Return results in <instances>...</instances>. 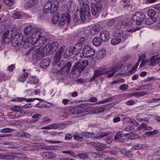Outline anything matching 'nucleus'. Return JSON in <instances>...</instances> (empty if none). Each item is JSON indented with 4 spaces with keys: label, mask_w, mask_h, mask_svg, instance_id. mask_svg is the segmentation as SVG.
<instances>
[{
    "label": "nucleus",
    "mask_w": 160,
    "mask_h": 160,
    "mask_svg": "<svg viewBox=\"0 0 160 160\" xmlns=\"http://www.w3.org/2000/svg\"><path fill=\"white\" fill-rule=\"evenodd\" d=\"M21 43V42H19V41L18 40H17L13 38L12 41V45L13 46L17 47L18 46L19 44Z\"/></svg>",
    "instance_id": "nucleus-46"
},
{
    "label": "nucleus",
    "mask_w": 160,
    "mask_h": 160,
    "mask_svg": "<svg viewBox=\"0 0 160 160\" xmlns=\"http://www.w3.org/2000/svg\"><path fill=\"white\" fill-rule=\"evenodd\" d=\"M42 115L40 114H34L32 116L33 118V121L34 122H36L38 120L40 117H41Z\"/></svg>",
    "instance_id": "nucleus-47"
},
{
    "label": "nucleus",
    "mask_w": 160,
    "mask_h": 160,
    "mask_svg": "<svg viewBox=\"0 0 160 160\" xmlns=\"http://www.w3.org/2000/svg\"><path fill=\"white\" fill-rule=\"evenodd\" d=\"M47 4L50 3V6L49 8L51 13H54L57 10V9L59 6V2L57 0L53 1L52 2L48 1L47 2Z\"/></svg>",
    "instance_id": "nucleus-12"
},
{
    "label": "nucleus",
    "mask_w": 160,
    "mask_h": 160,
    "mask_svg": "<svg viewBox=\"0 0 160 160\" xmlns=\"http://www.w3.org/2000/svg\"><path fill=\"white\" fill-rule=\"evenodd\" d=\"M121 40L120 38L115 37L111 40V43L113 45H117L120 42Z\"/></svg>",
    "instance_id": "nucleus-34"
},
{
    "label": "nucleus",
    "mask_w": 160,
    "mask_h": 160,
    "mask_svg": "<svg viewBox=\"0 0 160 160\" xmlns=\"http://www.w3.org/2000/svg\"><path fill=\"white\" fill-rule=\"evenodd\" d=\"M71 62H68L67 64L62 68L61 73L62 75H67L69 72V70L72 66Z\"/></svg>",
    "instance_id": "nucleus-14"
},
{
    "label": "nucleus",
    "mask_w": 160,
    "mask_h": 160,
    "mask_svg": "<svg viewBox=\"0 0 160 160\" xmlns=\"http://www.w3.org/2000/svg\"><path fill=\"white\" fill-rule=\"evenodd\" d=\"M38 0H28L25 3L24 7L26 9H28L35 6Z\"/></svg>",
    "instance_id": "nucleus-16"
},
{
    "label": "nucleus",
    "mask_w": 160,
    "mask_h": 160,
    "mask_svg": "<svg viewBox=\"0 0 160 160\" xmlns=\"http://www.w3.org/2000/svg\"><path fill=\"white\" fill-rule=\"evenodd\" d=\"M20 17V13L17 11H15L13 14V18L15 19H18Z\"/></svg>",
    "instance_id": "nucleus-50"
},
{
    "label": "nucleus",
    "mask_w": 160,
    "mask_h": 160,
    "mask_svg": "<svg viewBox=\"0 0 160 160\" xmlns=\"http://www.w3.org/2000/svg\"><path fill=\"white\" fill-rule=\"evenodd\" d=\"M90 14L89 8L86 4H83L82 8L81 10H77L74 12L75 17L73 21L75 22H78L79 21L84 22L86 20L85 14L88 16Z\"/></svg>",
    "instance_id": "nucleus-1"
},
{
    "label": "nucleus",
    "mask_w": 160,
    "mask_h": 160,
    "mask_svg": "<svg viewBox=\"0 0 160 160\" xmlns=\"http://www.w3.org/2000/svg\"><path fill=\"white\" fill-rule=\"evenodd\" d=\"M110 35L109 32L107 30L101 31L100 33V38L103 42H106L109 39Z\"/></svg>",
    "instance_id": "nucleus-15"
},
{
    "label": "nucleus",
    "mask_w": 160,
    "mask_h": 160,
    "mask_svg": "<svg viewBox=\"0 0 160 160\" xmlns=\"http://www.w3.org/2000/svg\"><path fill=\"white\" fill-rule=\"evenodd\" d=\"M13 2V0H5L4 3L8 6H9L12 4Z\"/></svg>",
    "instance_id": "nucleus-55"
},
{
    "label": "nucleus",
    "mask_w": 160,
    "mask_h": 160,
    "mask_svg": "<svg viewBox=\"0 0 160 160\" xmlns=\"http://www.w3.org/2000/svg\"><path fill=\"white\" fill-rule=\"evenodd\" d=\"M60 15L59 14H57L53 16L52 19V22L54 24H56L58 21L60 19Z\"/></svg>",
    "instance_id": "nucleus-33"
},
{
    "label": "nucleus",
    "mask_w": 160,
    "mask_h": 160,
    "mask_svg": "<svg viewBox=\"0 0 160 160\" xmlns=\"http://www.w3.org/2000/svg\"><path fill=\"white\" fill-rule=\"evenodd\" d=\"M106 109V108L105 107H100L98 108V107L96 108V112L100 113L102 112Z\"/></svg>",
    "instance_id": "nucleus-51"
},
{
    "label": "nucleus",
    "mask_w": 160,
    "mask_h": 160,
    "mask_svg": "<svg viewBox=\"0 0 160 160\" xmlns=\"http://www.w3.org/2000/svg\"><path fill=\"white\" fill-rule=\"evenodd\" d=\"M133 129V127L132 125H130L126 127L125 130L127 132H130L132 131Z\"/></svg>",
    "instance_id": "nucleus-56"
},
{
    "label": "nucleus",
    "mask_w": 160,
    "mask_h": 160,
    "mask_svg": "<svg viewBox=\"0 0 160 160\" xmlns=\"http://www.w3.org/2000/svg\"><path fill=\"white\" fill-rule=\"evenodd\" d=\"M142 144H138L132 147V150H139L142 148Z\"/></svg>",
    "instance_id": "nucleus-45"
},
{
    "label": "nucleus",
    "mask_w": 160,
    "mask_h": 160,
    "mask_svg": "<svg viewBox=\"0 0 160 160\" xmlns=\"http://www.w3.org/2000/svg\"><path fill=\"white\" fill-rule=\"evenodd\" d=\"M132 18H125L122 22V24L125 26L130 25L132 23Z\"/></svg>",
    "instance_id": "nucleus-27"
},
{
    "label": "nucleus",
    "mask_w": 160,
    "mask_h": 160,
    "mask_svg": "<svg viewBox=\"0 0 160 160\" xmlns=\"http://www.w3.org/2000/svg\"><path fill=\"white\" fill-rule=\"evenodd\" d=\"M112 98L110 97L107 99H106L104 100L99 101L97 103H96V104H100L102 103H104L106 102L111 101L112 100Z\"/></svg>",
    "instance_id": "nucleus-43"
},
{
    "label": "nucleus",
    "mask_w": 160,
    "mask_h": 160,
    "mask_svg": "<svg viewBox=\"0 0 160 160\" xmlns=\"http://www.w3.org/2000/svg\"><path fill=\"white\" fill-rule=\"evenodd\" d=\"M26 156L25 154L22 153L15 154V158H25Z\"/></svg>",
    "instance_id": "nucleus-41"
},
{
    "label": "nucleus",
    "mask_w": 160,
    "mask_h": 160,
    "mask_svg": "<svg viewBox=\"0 0 160 160\" xmlns=\"http://www.w3.org/2000/svg\"><path fill=\"white\" fill-rule=\"evenodd\" d=\"M94 72L95 76H96L98 78L99 76L108 73L109 71H106L105 68H102L98 70H95Z\"/></svg>",
    "instance_id": "nucleus-23"
},
{
    "label": "nucleus",
    "mask_w": 160,
    "mask_h": 160,
    "mask_svg": "<svg viewBox=\"0 0 160 160\" xmlns=\"http://www.w3.org/2000/svg\"><path fill=\"white\" fill-rule=\"evenodd\" d=\"M24 132L22 131H19L17 133L16 136L18 137L23 138Z\"/></svg>",
    "instance_id": "nucleus-60"
},
{
    "label": "nucleus",
    "mask_w": 160,
    "mask_h": 160,
    "mask_svg": "<svg viewBox=\"0 0 160 160\" xmlns=\"http://www.w3.org/2000/svg\"><path fill=\"white\" fill-rule=\"evenodd\" d=\"M123 2V5L124 7H128L130 6V3L128 0H124Z\"/></svg>",
    "instance_id": "nucleus-58"
},
{
    "label": "nucleus",
    "mask_w": 160,
    "mask_h": 160,
    "mask_svg": "<svg viewBox=\"0 0 160 160\" xmlns=\"http://www.w3.org/2000/svg\"><path fill=\"white\" fill-rule=\"evenodd\" d=\"M3 22L0 26V33H2L4 31L6 28V25L3 24Z\"/></svg>",
    "instance_id": "nucleus-59"
},
{
    "label": "nucleus",
    "mask_w": 160,
    "mask_h": 160,
    "mask_svg": "<svg viewBox=\"0 0 160 160\" xmlns=\"http://www.w3.org/2000/svg\"><path fill=\"white\" fill-rule=\"evenodd\" d=\"M74 139L75 140L80 141H82L83 138L82 137H80L78 135H74L73 136Z\"/></svg>",
    "instance_id": "nucleus-62"
},
{
    "label": "nucleus",
    "mask_w": 160,
    "mask_h": 160,
    "mask_svg": "<svg viewBox=\"0 0 160 160\" xmlns=\"http://www.w3.org/2000/svg\"><path fill=\"white\" fill-rule=\"evenodd\" d=\"M122 135L120 132H118L114 137V139L119 142H124L125 141V139L123 138Z\"/></svg>",
    "instance_id": "nucleus-26"
},
{
    "label": "nucleus",
    "mask_w": 160,
    "mask_h": 160,
    "mask_svg": "<svg viewBox=\"0 0 160 160\" xmlns=\"http://www.w3.org/2000/svg\"><path fill=\"white\" fill-rule=\"evenodd\" d=\"M37 39L35 38V37H33L32 38H28L24 42L23 44V47L25 49H27L29 47L32 46V48L33 47H37V45L36 43H35L37 42Z\"/></svg>",
    "instance_id": "nucleus-6"
},
{
    "label": "nucleus",
    "mask_w": 160,
    "mask_h": 160,
    "mask_svg": "<svg viewBox=\"0 0 160 160\" xmlns=\"http://www.w3.org/2000/svg\"><path fill=\"white\" fill-rule=\"evenodd\" d=\"M108 133L105 132H101L98 133L97 136H95V134L93 133L90 132H82L81 133V135L85 136L87 138H101L105 136H107Z\"/></svg>",
    "instance_id": "nucleus-7"
},
{
    "label": "nucleus",
    "mask_w": 160,
    "mask_h": 160,
    "mask_svg": "<svg viewBox=\"0 0 160 160\" xmlns=\"http://www.w3.org/2000/svg\"><path fill=\"white\" fill-rule=\"evenodd\" d=\"M137 120L139 122H141L144 121L146 122H148L149 121V119L146 118H138L137 119Z\"/></svg>",
    "instance_id": "nucleus-64"
},
{
    "label": "nucleus",
    "mask_w": 160,
    "mask_h": 160,
    "mask_svg": "<svg viewBox=\"0 0 160 160\" xmlns=\"http://www.w3.org/2000/svg\"><path fill=\"white\" fill-rule=\"evenodd\" d=\"M70 21V17L69 14L68 13H63L61 16L58 25L59 26H62L65 24L66 22L68 24Z\"/></svg>",
    "instance_id": "nucleus-11"
},
{
    "label": "nucleus",
    "mask_w": 160,
    "mask_h": 160,
    "mask_svg": "<svg viewBox=\"0 0 160 160\" xmlns=\"http://www.w3.org/2000/svg\"><path fill=\"white\" fill-rule=\"evenodd\" d=\"M41 35L38 37V35L35 36V38L37 39V42H35V43H37V47H40L42 45H43L44 44H46L47 39L46 37L44 36H42L41 37Z\"/></svg>",
    "instance_id": "nucleus-13"
},
{
    "label": "nucleus",
    "mask_w": 160,
    "mask_h": 160,
    "mask_svg": "<svg viewBox=\"0 0 160 160\" xmlns=\"http://www.w3.org/2000/svg\"><path fill=\"white\" fill-rule=\"evenodd\" d=\"M82 54L84 57L90 58L95 54V50L88 46H85L83 49Z\"/></svg>",
    "instance_id": "nucleus-9"
},
{
    "label": "nucleus",
    "mask_w": 160,
    "mask_h": 160,
    "mask_svg": "<svg viewBox=\"0 0 160 160\" xmlns=\"http://www.w3.org/2000/svg\"><path fill=\"white\" fill-rule=\"evenodd\" d=\"M50 4H47V3L45 5L43 10V13L45 14L48 13L50 11L49 7L50 6Z\"/></svg>",
    "instance_id": "nucleus-40"
},
{
    "label": "nucleus",
    "mask_w": 160,
    "mask_h": 160,
    "mask_svg": "<svg viewBox=\"0 0 160 160\" xmlns=\"http://www.w3.org/2000/svg\"><path fill=\"white\" fill-rule=\"evenodd\" d=\"M88 64V62L87 60H83L81 62H75L72 69V72L76 71L80 73L82 71Z\"/></svg>",
    "instance_id": "nucleus-4"
},
{
    "label": "nucleus",
    "mask_w": 160,
    "mask_h": 160,
    "mask_svg": "<svg viewBox=\"0 0 160 160\" xmlns=\"http://www.w3.org/2000/svg\"><path fill=\"white\" fill-rule=\"evenodd\" d=\"M62 57V55L61 54L56 52L54 56L53 61L52 62L54 66L58 64H58L60 62V60Z\"/></svg>",
    "instance_id": "nucleus-21"
},
{
    "label": "nucleus",
    "mask_w": 160,
    "mask_h": 160,
    "mask_svg": "<svg viewBox=\"0 0 160 160\" xmlns=\"http://www.w3.org/2000/svg\"><path fill=\"white\" fill-rule=\"evenodd\" d=\"M158 132L157 130H154L153 131H148L146 132L144 135L146 136H151L152 135L156 134Z\"/></svg>",
    "instance_id": "nucleus-37"
},
{
    "label": "nucleus",
    "mask_w": 160,
    "mask_h": 160,
    "mask_svg": "<svg viewBox=\"0 0 160 160\" xmlns=\"http://www.w3.org/2000/svg\"><path fill=\"white\" fill-rule=\"evenodd\" d=\"M22 113V112H19V114H18L16 113L15 115H14V116L10 115V118H14L20 117L23 115Z\"/></svg>",
    "instance_id": "nucleus-49"
},
{
    "label": "nucleus",
    "mask_w": 160,
    "mask_h": 160,
    "mask_svg": "<svg viewBox=\"0 0 160 160\" xmlns=\"http://www.w3.org/2000/svg\"><path fill=\"white\" fill-rule=\"evenodd\" d=\"M23 32L25 35L28 36V38H32L35 37L38 35V37L42 35L41 32L39 31L36 28H33L32 26H27L23 30Z\"/></svg>",
    "instance_id": "nucleus-2"
},
{
    "label": "nucleus",
    "mask_w": 160,
    "mask_h": 160,
    "mask_svg": "<svg viewBox=\"0 0 160 160\" xmlns=\"http://www.w3.org/2000/svg\"><path fill=\"white\" fill-rule=\"evenodd\" d=\"M102 6L99 3H91V11L92 14L93 16H97L100 12Z\"/></svg>",
    "instance_id": "nucleus-10"
},
{
    "label": "nucleus",
    "mask_w": 160,
    "mask_h": 160,
    "mask_svg": "<svg viewBox=\"0 0 160 160\" xmlns=\"http://www.w3.org/2000/svg\"><path fill=\"white\" fill-rule=\"evenodd\" d=\"M148 15L149 17L154 18L156 14V12L153 9H150L148 11Z\"/></svg>",
    "instance_id": "nucleus-39"
},
{
    "label": "nucleus",
    "mask_w": 160,
    "mask_h": 160,
    "mask_svg": "<svg viewBox=\"0 0 160 160\" xmlns=\"http://www.w3.org/2000/svg\"><path fill=\"white\" fill-rule=\"evenodd\" d=\"M73 50L72 47L69 49H67L63 54V58H67L73 55H76Z\"/></svg>",
    "instance_id": "nucleus-20"
},
{
    "label": "nucleus",
    "mask_w": 160,
    "mask_h": 160,
    "mask_svg": "<svg viewBox=\"0 0 160 160\" xmlns=\"http://www.w3.org/2000/svg\"><path fill=\"white\" fill-rule=\"evenodd\" d=\"M82 48V44L81 42H77L75 44L73 47H72L76 55L78 54L81 51Z\"/></svg>",
    "instance_id": "nucleus-18"
},
{
    "label": "nucleus",
    "mask_w": 160,
    "mask_h": 160,
    "mask_svg": "<svg viewBox=\"0 0 160 160\" xmlns=\"http://www.w3.org/2000/svg\"><path fill=\"white\" fill-rule=\"evenodd\" d=\"M145 18V14L141 12H136L132 15V19L137 25H141Z\"/></svg>",
    "instance_id": "nucleus-5"
},
{
    "label": "nucleus",
    "mask_w": 160,
    "mask_h": 160,
    "mask_svg": "<svg viewBox=\"0 0 160 160\" xmlns=\"http://www.w3.org/2000/svg\"><path fill=\"white\" fill-rule=\"evenodd\" d=\"M65 46L61 47L59 49L58 51L57 52L58 53H60V54L62 55V54L65 50Z\"/></svg>",
    "instance_id": "nucleus-63"
},
{
    "label": "nucleus",
    "mask_w": 160,
    "mask_h": 160,
    "mask_svg": "<svg viewBox=\"0 0 160 160\" xmlns=\"http://www.w3.org/2000/svg\"><path fill=\"white\" fill-rule=\"evenodd\" d=\"M42 156L46 158L51 159L55 158L56 155L54 153L51 152H44L42 153Z\"/></svg>",
    "instance_id": "nucleus-22"
},
{
    "label": "nucleus",
    "mask_w": 160,
    "mask_h": 160,
    "mask_svg": "<svg viewBox=\"0 0 160 160\" xmlns=\"http://www.w3.org/2000/svg\"><path fill=\"white\" fill-rule=\"evenodd\" d=\"M26 99L24 98H17L12 100V101L15 102H21L25 100Z\"/></svg>",
    "instance_id": "nucleus-61"
},
{
    "label": "nucleus",
    "mask_w": 160,
    "mask_h": 160,
    "mask_svg": "<svg viewBox=\"0 0 160 160\" xmlns=\"http://www.w3.org/2000/svg\"><path fill=\"white\" fill-rule=\"evenodd\" d=\"M123 32L121 29L117 28L113 33V35L115 37L119 38L122 35H123Z\"/></svg>",
    "instance_id": "nucleus-29"
},
{
    "label": "nucleus",
    "mask_w": 160,
    "mask_h": 160,
    "mask_svg": "<svg viewBox=\"0 0 160 160\" xmlns=\"http://www.w3.org/2000/svg\"><path fill=\"white\" fill-rule=\"evenodd\" d=\"M92 157L95 158H98L99 157V154L93 152H90L89 153Z\"/></svg>",
    "instance_id": "nucleus-57"
},
{
    "label": "nucleus",
    "mask_w": 160,
    "mask_h": 160,
    "mask_svg": "<svg viewBox=\"0 0 160 160\" xmlns=\"http://www.w3.org/2000/svg\"><path fill=\"white\" fill-rule=\"evenodd\" d=\"M75 4V2L73 1H71L69 2L68 7V9H69L71 11H72L74 10L76 8Z\"/></svg>",
    "instance_id": "nucleus-32"
},
{
    "label": "nucleus",
    "mask_w": 160,
    "mask_h": 160,
    "mask_svg": "<svg viewBox=\"0 0 160 160\" xmlns=\"http://www.w3.org/2000/svg\"><path fill=\"white\" fill-rule=\"evenodd\" d=\"M156 20V19L155 18L149 17L145 19V23L147 25H150L153 23Z\"/></svg>",
    "instance_id": "nucleus-28"
},
{
    "label": "nucleus",
    "mask_w": 160,
    "mask_h": 160,
    "mask_svg": "<svg viewBox=\"0 0 160 160\" xmlns=\"http://www.w3.org/2000/svg\"><path fill=\"white\" fill-rule=\"evenodd\" d=\"M159 58L156 57L155 56H152L150 59V61H151L150 65L153 66L157 65L158 63Z\"/></svg>",
    "instance_id": "nucleus-25"
},
{
    "label": "nucleus",
    "mask_w": 160,
    "mask_h": 160,
    "mask_svg": "<svg viewBox=\"0 0 160 160\" xmlns=\"http://www.w3.org/2000/svg\"><path fill=\"white\" fill-rule=\"evenodd\" d=\"M39 48L38 47L34 50H33V48H32V49L31 48L30 49V50L32 51L35 56V58L36 59L39 61L42 59L45 56L48 54V52L47 51L45 47L42 49L41 50H40V49H38Z\"/></svg>",
    "instance_id": "nucleus-3"
},
{
    "label": "nucleus",
    "mask_w": 160,
    "mask_h": 160,
    "mask_svg": "<svg viewBox=\"0 0 160 160\" xmlns=\"http://www.w3.org/2000/svg\"><path fill=\"white\" fill-rule=\"evenodd\" d=\"M106 54V51L104 49H102L98 51L97 53V56L98 58L102 59L105 56Z\"/></svg>",
    "instance_id": "nucleus-30"
},
{
    "label": "nucleus",
    "mask_w": 160,
    "mask_h": 160,
    "mask_svg": "<svg viewBox=\"0 0 160 160\" xmlns=\"http://www.w3.org/2000/svg\"><path fill=\"white\" fill-rule=\"evenodd\" d=\"M147 94V93L145 91H142L141 92H134L132 93L131 95L132 96H142Z\"/></svg>",
    "instance_id": "nucleus-38"
},
{
    "label": "nucleus",
    "mask_w": 160,
    "mask_h": 160,
    "mask_svg": "<svg viewBox=\"0 0 160 160\" xmlns=\"http://www.w3.org/2000/svg\"><path fill=\"white\" fill-rule=\"evenodd\" d=\"M23 38L22 35L20 33H18L14 35L13 39L18 40L19 42L21 43L23 40Z\"/></svg>",
    "instance_id": "nucleus-31"
},
{
    "label": "nucleus",
    "mask_w": 160,
    "mask_h": 160,
    "mask_svg": "<svg viewBox=\"0 0 160 160\" xmlns=\"http://www.w3.org/2000/svg\"><path fill=\"white\" fill-rule=\"evenodd\" d=\"M104 148V146L102 144H99L96 147V149L98 151H101Z\"/></svg>",
    "instance_id": "nucleus-53"
},
{
    "label": "nucleus",
    "mask_w": 160,
    "mask_h": 160,
    "mask_svg": "<svg viewBox=\"0 0 160 160\" xmlns=\"http://www.w3.org/2000/svg\"><path fill=\"white\" fill-rule=\"evenodd\" d=\"M9 32V30H7L5 31L3 34L2 38H3V40L4 42H6V43L7 42H8L10 41V40L9 41V39L7 38V36H8V35Z\"/></svg>",
    "instance_id": "nucleus-35"
},
{
    "label": "nucleus",
    "mask_w": 160,
    "mask_h": 160,
    "mask_svg": "<svg viewBox=\"0 0 160 160\" xmlns=\"http://www.w3.org/2000/svg\"><path fill=\"white\" fill-rule=\"evenodd\" d=\"M77 156L79 158L83 159L88 158V155L87 153H82L79 154Z\"/></svg>",
    "instance_id": "nucleus-44"
},
{
    "label": "nucleus",
    "mask_w": 160,
    "mask_h": 160,
    "mask_svg": "<svg viewBox=\"0 0 160 160\" xmlns=\"http://www.w3.org/2000/svg\"><path fill=\"white\" fill-rule=\"evenodd\" d=\"M46 50L48 52V54H51L54 52L58 49L59 44L57 42H55L51 44H48L45 46Z\"/></svg>",
    "instance_id": "nucleus-8"
},
{
    "label": "nucleus",
    "mask_w": 160,
    "mask_h": 160,
    "mask_svg": "<svg viewBox=\"0 0 160 160\" xmlns=\"http://www.w3.org/2000/svg\"><path fill=\"white\" fill-rule=\"evenodd\" d=\"M35 107L39 108H44L45 107V105L44 104H43L41 102H39L36 104Z\"/></svg>",
    "instance_id": "nucleus-52"
},
{
    "label": "nucleus",
    "mask_w": 160,
    "mask_h": 160,
    "mask_svg": "<svg viewBox=\"0 0 160 160\" xmlns=\"http://www.w3.org/2000/svg\"><path fill=\"white\" fill-rule=\"evenodd\" d=\"M128 88V86L127 84H122L119 86V89L122 91L126 90Z\"/></svg>",
    "instance_id": "nucleus-48"
},
{
    "label": "nucleus",
    "mask_w": 160,
    "mask_h": 160,
    "mask_svg": "<svg viewBox=\"0 0 160 160\" xmlns=\"http://www.w3.org/2000/svg\"><path fill=\"white\" fill-rule=\"evenodd\" d=\"M102 40L99 37H96L94 38L92 41V44L96 47H98L102 44Z\"/></svg>",
    "instance_id": "nucleus-24"
},
{
    "label": "nucleus",
    "mask_w": 160,
    "mask_h": 160,
    "mask_svg": "<svg viewBox=\"0 0 160 160\" xmlns=\"http://www.w3.org/2000/svg\"><path fill=\"white\" fill-rule=\"evenodd\" d=\"M13 131L12 129L8 128H6L0 130V132L2 133H8L12 132Z\"/></svg>",
    "instance_id": "nucleus-42"
},
{
    "label": "nucleus",
    "mask_w": 160,
    "mask_h": 160,
    "mask_svg": "<svg viewBox=\"0 0 160 160\" xmlns=\"http://www.w3.org/2000/svg\"><path fill=\"white\" fill-rule=\"evenodd\" d=\"M101 28V26L99 24H96L93 26L91 29V34L92 35H94L97 34L99 32Z\"/></svg>",
    "instance_id": "nucleus-17"
},
{
    "label": "nucleus",
    "mask_w": 160,
    "mask_h": 160,
    "mask_svg": "<svg viewBox=\"0 0 160 160\" xmlns=\"http://www.w3.org/2000/svg\"><path fill=\"white\" fill-rule=\"evenodd\" d=\"M51 64V60L49 58L43 60L40 62V67L44 69L48 68Z\"/></svg>",
    "instance_id": "nucleus-19"
},
{
    "label": "nucleus",
    "mask_w": 160,
    "mask_h": 160,
    "mask_svg": "<svg viewBox=\"0 0 160 160\" xmlns=\"http://www.w3.org/2000/svg\"><path fill=\"white\" fill-rule=\"evenodd\" d=\"M115 23V20L112 19L110 20L107 23V25L108 26H112Z\"/></svg>",
    "instance_id": "nucleus-54"
},
{
    "label": "nucleus",
    "mask_w": 160,
    "mask_h": 160,
    "mask_svg": "<svg viewBox=\"0 0 160 160\" xmlns=\"http://www.w3.org/2000/svg\"><path fill=\"white\" fill-rule=\"evenodd\" d=\"M10 110L13 111H17V113L19 112V113L20 112H22L21 111L22 108L17 106L11 107L10 108Z\"/></svg>",
    "instance_id": "nucleus-36"
}]
</instances>
